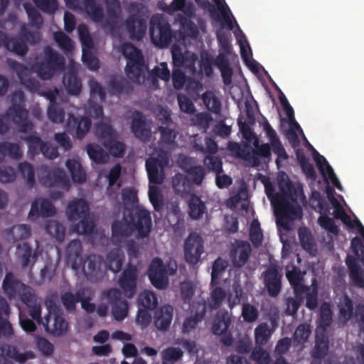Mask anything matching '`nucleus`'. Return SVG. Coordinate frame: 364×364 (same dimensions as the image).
<instances>
[{"label": "nucleus", "instance_id": "nucleus-19", "mask_svg": "<svg viewBox=\"0 0 364 364\" xmlns=\"http://www.w3.org/2000/svg\"><path fill=\"white\" fill-rule=\"evenodd\" d=\"M131 129L134 136L144 142L150 140L151 127L146 124L141 112H136L131 123Z\"/></svg>", "mask_w": 364, "mask_h": 364}, {"label": "nucleus", "instance_id": "nucleus-49", "mask_svg": "<svg viewBox=\"0 0 364 364\" xmlns=\"http://www.w3.org/2000/svg\"><path fill=\"white\" fill-rule=\"evenodd\" d=\"M20 38L26 44V42L30 45L38 44L41 41V35L39 31H30L25 24L20 27V36H16Z\"/></svg>", "mask_w": 364, "mask_h": 364}, {"label": "nucleus", "instance_id": "nucleus-48", "mask_svg": "<svg viewBox=\"0 0 364 364\" xmlns=\"http://www.w3.org/2000/svg\"><path fill=\"white\" fill-rule=\"evenodd\" d=\"M332 310L327 302H323L321 306V312L318 318V327L326 331L332 323Z\"/></svg>", "mask_w": 364, "mask_h": 364}, {"label": "nucleus", "instance_id": "nucleus-21", "mask_svg": "<svg viewBox=\"0 0 364 364\" xmlns=\"http://www.w3.org/2000/svg\"><path fill=\"white\" fill-rule=\"evenodd\" d=\"M89 205L82 198L75 199L69 203L66 209V215L70 221H76L89 215Z\"/></svg>", "mask_w": 364, "mask_h": 364}, {"label": "nucleus", "instance_id": "nucleus-51", "mask_svg": "<svg viewBox=\"0 0 364 364\" xmlns=\"http://www.w3.org/2000/svg\"><path fill=\"white\" fill-rule=\"evenodd\" d=\"M18 171L21 176L26 178V183L30 188L35 186V171L33 166L28 162H21L18 166Z\"/></svg>", "mask_w": 364, "mask_h": 364}, {"label": "nucleus", "instance_id": "nucleus-8", "mask_svg": "<svg viewBox=\"0 0 364 364\" xmlns=\"http://www.w3.org/2000/svg\"><path fill=\"white\" fill-rule=\"evenodd\" d=\"M38 179L41 184L46 187H59L65 190L70 187L69 178L61 168L42 166L38 171Z\"/></svg>", "mask_w": 364, "mask_h": 364}, {"label": "nucleus", "instance_id": "nucleus-55", "mask_svg": "<svg viewBox=\"0 0 364 364\" xmlns=\"http://www.w3.org/2000/svg\"><path fill=\"white\" fill-rule=\"evenodd\" d=\"M203 163L208 171L215 174L223 173V161L220 157L208 154L205 156Z\"/></svg>", "mask_w": 364, "mask_h": 364}, {"label": "nucleus", "instance_id": "nucleus-63", "mask_svg": "<svg viewBox=\"0 0 364 364\" xmlns=\"http://www.w3.org/2000/svg\"><path fill=\"white\" fill-rule=\"evenodd\" d=\"M11 235L14 241L27 239L31 235V227L26 224L14 225L11 228Z\"/></svg>", "mask_w": 364, "mask_h": 364}, {"label": "nucleus", "instance_id": "nucleus-36", "mask_svg": "<svg viewBox=\"0 0 364 364\" xmlns=\"http://www.w3.org/2000/svg\"><path fill=\"white\" fill-rule=\"evenodd\" d=\"M124 220H115L112 224V232L116 237H129L133 233L128 215L124 217Z\"/></svg>", "mask_w": 364, "mask_h": 364}, {"label": "nucleus", "instance_id": "nucleus-9", "mask_svg": "<svg viewBox=\"0 0 364 364\" xmlns=\"http://www.w3.org/2000/svg\"><path fill=\"white\" fill-rule=\"evenodd\" d=\"M203 237L196 232H191L184 241V259L191 265H196L200 261L204 252Z\"/></svg>", "mask_w": 364, "mask_h": 364}, {"label": "nucleus", "instance_id": "nucleus-2", "mask_svg": "<svg viewBox=\"0 0 364 364\" xmlns=\"http://www.w3.org/2000/svg\"><path fill=\"white\" fill-rule=\"evenodd\" d=\"M177 272V264L174 261H168L165 264L159 257L154 258L149 267L147 274L151 284L158 289H166L169 284L168 276Z\"/></svg>", "mask_w": 364, "mask_h": 364}, {"label": "nucleus", "instance_id": "nucleus-16", "mask_svg": "<svg viewBox=\"0 0 364 364\" xmlns=\"http://www.w3.org/2000/svg\"><path fill=\"white\" fill-rule=\"evenodd\" d=\"M55 213L56 209L50 200L40 198L32 203L28 218L31 220H36L40 217L48 218L53 216Z\"/></svg>", "mask_w": 364, "mask_h": 364}, {"label": "nucleus", "instance_id": "nucleus-14", "mask_svg": "<svg viewBox=\"0 0 364 364\" xmlns=\"http://www.w3.org/2000/svg\"><path fill=\"white\" fill-rule=\"evenodd\" d=\"M137 281V269L132 264H128L122 272L118 283L125 296L131 299L136 294Z\"/></svg>", "mask_w": 364, "mask_h": 364}, {"label": "nucleus", "instance_id": "nucleus-20", "mask_svg": "<svg viewBox=\"0 0 364 364\" xmlns=\"http://www.w3.org/2000/svg\"><path fill=\"white\" fill-rule=\"evenodd\" d=\"M16 257L21 267H33L38 259V252L33 250L29 243L23 242L16 247Z\"/></svg>", "mask_w": 364, "mask_h": 364}, {"label": "nucleus", "instance_id": "nucleus-7", "mask_svg": "<svg viewBox=\"0 0 364 364\" xmlns=\"http://www.w3.org/2000/svg\"><path fill=\"white\" fill-rule=\"evenodd\" d=\"M149 33L151 41L160 48L168 46L173 39L170 23L162 16H153L150 20Z\"/></svg>", "mask_w": 364, "mask_h": 364}, {"label": "nucleus", "instance_id": "nucleus-4", "mask_svg": "<svg viewBox=\"0 0 364 364\" xmlns=\"http://www.w3.org/2000/svg\"><path fill=\"white\" fill-rule=\"evenodd\" d=\"M33 68L40 78L50 80L57 72L65 69V59L55 50L46 46L43 60L36 63Z\"/></svg>", "mask_w": 364, "mask_h": 364}, {"label": "nucleus", "instance_id": "nucleus-15", "mask_svg": "<svg viewBox=\"0 0 364 364\" xmlns=\"http://www.w3.org/2000/svg\"><path fill=\"white\" fill-rule=\"evenodd\" d=\"M124 25L132 41L142 40L146 31V23L144 18L137 14H132L127 17Z\"/></svg>", "mask_w": 364, "mask_h": 364}, {"label": "nucleus", "instance_id": "nucleus-60", "mask_svg": "<svg viewBox=\"0 0 364 364\" xmlns=\"http://www.w3.org/2000/svg\"><path fill=\"white\" fill-rule=\"evenodd\" d=\"M226 296L225 291L220 287H215L210 292L209 306L211 309H218Z\"/></svg>", "mask_w": 364, "mask_h": 364}, {"label": "nucleus", "instance_id": "nucleus-26", "mask_svg": "<svg viewBox=\"0 0 364 364\" xmlns=\"http://www.w3.org/2000/svg\"><path fill=\"white\" fill-rule=\"evenodd\" d=\"M22 285H24L12 272H7L2 283V289L6 296L10 299L16 298Z\"/></svg>", "mask_w": 364, "mask_h": 364}, {"label": "nucleus", "instance_id": "nucleus-23", "mask_svg": "<svg viewBox=\"0 0 364 364\" xmlns=\"http://www.w3.org/2000/svg\"><path fill=\"white\" fill-rule=\"evenodd\" d=\"M251 254L250 245L244 241H241L235 250L230 251V255L232 264L236 268H242L248 261Z\"/></svg>", "mask_w": 364, "mask_h": 364}, {"label": "nucleus", "instance_id": "nucleus-12", "mask_svg": "<svg viewBox=\"0 0 364 364\" xmlns=\"http://www.w3.org/2000/svg\"><path fill=\"white\" fill-rule=\"evenodd\" d=\"M106 296L112 306V314L117 321L124 320L129 309L128 302L122 298V292L117 289H110L106 291Z\"/></svg>", "mask_w": 364, "mask_h": 364}, {"label": "nucleus", "instance_id": "nucleus-37", "mask_svg": "<svg viewBox=\"0 0 364 364\" xmlns=\"http://www.w3.org/2000/svg\"><path fill=\"white\" fill-rule=\"evenodd\" d=\"M172 186L175 193L182 198L189 195L191 186L187 178L181 173L176 174L172 180Z\"/></svg>", "mask_w": 364, "mask_h": 364}, {"label": "nucleus", "instance_id": "nucleus-32", "mask_svg": "<svg viewBox=\"0 0 364 364\" xmlns=\"http://www.w3.org/2000/svg\"><path fill=\"white\" fill-rule=\"evenodd\" d=\"M63 82L70 95H77L81 92V80L75 72L69 71L63 77Z\"/></svg>", "mask_w": 364, "mask_h": 364}, {"label": "nucleus", "instance_id": "nucleus-11", "mask_svg": "<svg viewBox=\"0 0 364 364\" xmlns=\"http://www.w3.org/2000/svg\"><path fill=\"white\" fill-rule=\"evenodd\" d=\"M263 284L268 294L272 297H276L282 289V278L279 267L277 265H271L262 273Z\"/></svg>", "mask_w": 364, "mask_h": 364}, {"label": "nucleus", "instance_id": "nucleus-6", "mask_svg": "<svg viewBox=\"0 0 364 364\" xmlns=\"http://www.w3.org/2000/svg\"><path fill=\"white\" fill-rule=\"evenodd\" d=\"M277 203L272 202L277 224L284 230H290L289 223L302 217V210L299 205H294L284 196H277Z\"/></svg>", "mask_w": 364, "mask_h": 364}, {"label": "nucleus", "instance_id": "nucleus-41", "mask_svg": "<svg viewBox=\"0 0 364 364\" xmlns=\"http://www.w3.org/2000/svg\"><path fill=\"white\" fill-rule=\"evenodd\" d=\"M255 342L256 346L262 347L269 341L271 331L267 323L259 324L255 329Z\"/></svg>", "mask_w": 364, "mask_h": 364}, {"label": "nucleus", "instance_id": "nucleus-28", "mask_svg": "<svg viewBox=\"0 0 364 364\" xmlns=\"http://www.w3.org/2000/svg\"><path fill=\"white\" fill-rule=\"evenodd\" d=\"M107 18L104 21V28L114 29L117 24L119 11L118 0H105Z\"/></svg>", "mask_w": 364, "mask_h": 364}, {"label": "nucleus", "instance_id": "nucleus-24", "mask_svg": "<svg viewBox=\"0 0 364 364\" xmlns=\"http://www.w3.org/2000/svg\"><path fill=\"white\" fill-rule=\"evenodd\" d=\"M173 315V308L171 305L161 306L155 312L154 325L161 331L167 330L172 321Z\"/></svg>", "mask_w": 364, "mask_h": 364}, {"label": "nucleus", "instance_id": "nucleus-25", "mask_svg": "<svg viewBox=\"0 0 364 364\" xmlns=\"http://www.w3.org/2000/svg\"><path fill=\"white\" fill-rule=\"evenodd\" d=\"M206 314V305L205 303H198L197 311L194 315L190 316L184 320L182 326L183 333H189L193 330H195L198 323H200L204 318Z\"/></svg>", "mask_w": 364, "mask_h": 364}, {"label": "nucleus", "instance_id": "nucleus-56", "mask_svg": "<svg viewBox=\"0 0 364 364\" xmlns=\"http://www.w3.org/2000/svg\"><path fill=\"white\" fill-rule=\"evenodd\" d=\"M22 139L27 143L29 154L35 156L40 153L41 146L44 143L40 136H36V134H30L25 137H22Z\"/></svg>", "mask_w": 364, "mask_h": 364}, {"label": "nucleus", "instance_id": "nucleus-1", "mask_svg": "<svg viewBox=\"0 0 364 364\" xmlns=\"http://www.w3.org/2000/svg\"><path fill=\"white\" fill-rule=\"evenodd\" d=\"M11 105L7 109L5 115L0 114V134H4L9 130L10 119L16 125L18 132L28 133L33 129V124L28 119V112L24 107L25 95L22 91L13 93Z\"/></svg>", "mask_w": 364, "mask_h": 364}, {"label": "nucleus", "instance_id": "nucleus-46", "mask_svg": "<svg viewBox=\"0 0 364 364\" xmlns=\"http://www.w3.org/2000/svg\"><path fill=\"white\" fill-rule=\"evenodd\" d=\"M95 134L103 146L104 143H107L115 137L112 127L105 123H100L96 125Z\"/></svg>", "mask_w": 364, "mask_h": 364}, {"label": "nucleus", "instance_id": "nucleus-33", "mask_svg": "<svg viewBox=\"0 0 364 364\" xmlns=\"http://www.w3.org/2000/svg\"><path fill=\"white\" fill-rule=\"evenodd\" d=\"M6 156L14 159H20L23 154L19 145L8 141L0 142V163L4 160Z\"/></svg>", "mask_w": 364, "mask_h": 364}, {"label": "nucleus", "instance_id": "nucleus-22", "mask_svg": "<svg viewBox=\"0 0 364 364\" xmlns=\"http://www.w3.org/2000/svg\"><path fill=\"white\" fill-rule=\"evenodd\" d=\"M314 159L318 166V168L322 176L326 177V175L328 176V178L331 180L333 185L338 190L341 191L343 189L341 183H340L338 178L335 174L333 169L330 166L326 159L319 154L318 151L314 150Z\"/></svg>", "mask_w": 364, "mask_h": 364}, {"label": "nucleus", "instance_id": "nucleus-42", "mask_svg": "<svg viewBox=\"0 0 364 364\" xmlns=\"http://www.w3.org/2000/svg\"><path fill=\"white\" fill-rule=\"evenodd\" d=\"M100 258L95 255H90L87 256L82 271L87 278L96 274L97 270L100 267Z\"/></svg>", "mask_w": 364, "mask_h": 364}, {"label": "nucleus", "instance_id": "nucleus-61", "mask_svg": "<svg viewBox=\"0 0 364 364\" xmlns=\"http://www.w3.org/2000/svg\"><path fill=\"white\" fill-rule=\"evenodd\" d=\"M311 333V326L308 323H301L296 328L293 338L294 341L298 343H304L307 341Z\"/></svg>", "mask_w": 364, "mask_h": 364}, {"label": "nucleus", "instance_id": "nucleus-50", "mask_svg": "<svg viewBox=\"0 0 364 364\" xmlns=\"http://www.w3.org/2000/svg\"><path fill=\"white\" fill-rule=\"evenodd\" d=\"M183 355V352L176 347H168L161 353L162 364H174L179 360Z\"/></svg>", "mask_w": 364, "mask_h": 364}, {"label": "nucleus", "instance_id": "nucleus-57", "mask_svg": "<svg viewBox=\"0 0 364 364\" xmlns=\"http://www.w3.org/2000/svg\"><path fill=\"white\" fill-rule=\"evenodd\" d=\"M46 230L48 234L55 237L58 240H63L65 234V229L63 225L58 221H48L46 225Z\"/></svg>", "mask_w": 364, "mask_h": 364}, {"label": "nucleus", "instance_id": "nucleus-40", "mask_svg": "<svg viewBox=\"0 0 364 364\" xmlns=\"http://www.w3.org/2000/svg\"><path fill=\"white\" fill-rule=\"evenodd\" d=\"M159 163L155 158H149L146 161L145 166L150 183L159 184L163 182V178L159 173Z\"/></svg>", "mask_w": 364, "mask_h": 364}, {"label": "nucleus", "instance_id": "nucleus-58", "mask_svg": "<svg viewBox=\"0 0 364 364\" xmlns=\"http://www.w3.org/2000/svg\"><path fill=\"white\" fill-rule=\"evenodd\" d=\"M104 146L114 157H122L126 148L124 144L117 141L115 137L107 143H104Z\"/></svg>", "mask_w": 364, "mask_h": 364}, {"label": "nucleus", "instance_id": "nucleus-47", "mask_svg": "<svg viewBox=\"0 0 364 364\" xmlns=\"http://www.w3.org/2000/svg\"><path fill=\"white\" fill-rule=\"evenodd\" d=\"M299 239L302 248L306 252L311 253L313 251H316V244L311 233L307 228L299 230Z\"/></svg>", "mask_w": 364, "mask_h": 364}, {"label": "nucleus", "instance_id": "nucleus-43", "mask_svg": "<svg viewBox=\"0 0 364 364\" xmlns=\"http://www.w3.org/2000/svg\"><path fill=\"white\" fill-rule=\"evenodd\" d=\"M31 25L37 29H40L43 24V18L37 9L29 2L23 4Z\"/></svg>", "mask_w": 364, "mask_h": 364}, {"label": "nucleus", "instance_id": "nucleus-3", "mask_svg": "<svg viewBox=\"0 0 364 364\" xmlns=\"http://www.w3.org/2000/svg\"><path fill=\"white\" fill-rule=\"evenodd\" d=\"M122 53L127 60V76L134 82H139L144 78V58L141 50L132 43H125L122 46Z\"/></svg>", "mask_w": 364, "mask_h": 364}, {"label": "nucleus", "instance_id": "nucleus-35", "mask_svg": "<svg viewBox=\"0 0 364 364\" xmlns=\"http://www.w3.org/2000/svg\"><path fill=\"white\" fill-rule=\"evenodd\" d=\"M84 6L86 13L92 21L104 23L105 19L103 9L97 4L95 0H84Z\"/></svg>", "mask_w": 364, "mask_h": 364}, {"label": "nucleus", "instance_id": "nucleus-53", "mask_svg": "<svg viewBox=\"0 0 364 364\" xmlns=\"http://www.w3.org/2000/svg\"><path fill=\"white\" fill-rule=\"evenodd\" d=\"M328 350V339L325 336L321 338L317 336L316 343L313 350L312 355L314 358H323Z\"/></svg>", "mask_w": 364, "mask_h": 364}, {"label": "nucleus", "instance_id": "nucleus-39", "mask_svg": "<svg viewBox=\"0 0 364 364\" xmlns=\"http://www.w3.org/2000/svg\"><path fill=\"white\" fill-rule=\"evenodd\" d=\"M66 166L70 173L71 178L75 183H82L86 181V173L80 163L75 159H68L66 161Z\"/></svg>", "mask_w": 364, "mask_h": 364}, {"label": "nucleus", "instance_id": "nucleus-29", "mask_svg": "<svg viewBox=\"0 0 364 364\" xmlns=\"http://www.w3.org/2000/svg\"><path fill=\"white\" fill-rule=\"evenodd\" d=\"M8 65L12 70L16 71L21 82L25 84L27 87L36 88L38 86V82L36 80L31 78L26 79L28 70L23 64L15 60H9Z\"/></svg>", "mask_w": 364, "mask_h": 364}, {"label": "nucleus", "instance_id": "nucleus-31", "mask_svg": "<svg viewBox=\"0 0 364 364\" xmlns=\"http://www.w3.org/2000/svg\"><path fill=\"white\" fill-rule=\"evenodd\" d=\"M286 277L294 289L296 295L299 292H304L309 290V288L302 284L303 278L301 275L300 269L294 266L291 270L286 272Z\"/></svg>", "mask_w": 364, "mask_h": 364}, {"label": "nucleus", "instance_id": "nucleus-45", "mask_svg": "<svg viewBox=\"0 0 364 364\" xmlns=\"http://www.w3.org/2000/svg\"><path fill=\"white\" fill-rule=\"evenodd\" d=\"M202 100L207 109L215 114L221 112V102L211 91H206L202 95Z\"/></svg>", "mask_w": 364, "mask_h": 364}, {"label": "nucleus", "instance_id": "nucleus-34", "mask_svg": "<svg viewBox=\"0 0 364 364\" xmlns=\"http://www.w3.org/2000/svg\"><path fill=\"white\" fill-rule=\"evenodd\" d=\"M231 323L228 311L220 312L216 315L212 325V332L215 335H220L226 332Z\"/></svg>", "mask_w": 364, "mask_h": 364}, {"label": "nucleus", "instance_id": "nucleus-59", "mask_svg": "<svg viewBox=\"0 0 364 364\" xmlns=\"http://www.w3.org/2000/svg\"><path fill=\"white\" fill-rule=\"evenodd\" d=\"M131 89L129 82L124 79L112 78L109 83V92L113 95H120Z\"/></svg>", "mask_w": 364, "mask_h": 364}, {"label": "nucleus", "instance_id": "nucleus-18", "mask_svg": "<svg viewBox=\"0 0 364 364\" xmlns=\"http://www.w3.org/2000/svg\"><path fill=\"white\" fill-rule=\"evenodd\" d=\"M4 46L7 50L18 55L25 56L28 48L20 38L9 37L7 34L0 31V48Z\"/></svg>", "mask_w": 364, "mask_h": 364}, {"label": "nucleus", "instance_id": "nucleus-10", "mask_svg": "<svg viewBox=\"0 0 364 364\" xmlns=\"http://www.w3.org/2000/svg\"><path fill=\"white\" fill-rule=\"evenodd\" d=\"M133 232L136 231L138 238L148 237L152 229V220L150 212L143 208H136L134 212L128 214Z\"/></svg>", "mask_w": 364, "mask_h": 364}, {"label": "nucleus", "instance_id": "nucleus-30", "mask_svg": "<svg viewBox=\"0 0 364 364\" xmlns=\"http://www.w3.org/2000/svg\"><path fill=\"white\" fill-rule=\"evenodd\" d=\"M124 254L119 248H114L107 255L106 267L114 273L119 272L122 269L124 261Z\"/></svg>", "mask_w": 364, "mask_h": 364}, {"label": "nucleus", "instance_id": "nucleus-13", "mask_svg": "<svg viewBox=\"0 0 364 364\" xmlns=\"http://www.w3.org/2000/svg\"><path fill=\"white\" fill-rule=\"evenodd\" d=\"M92 125L91 119L87 117H75L73 114L68 115L66 122V131L71 134H75L79 139H83L89 132Z\"/></svg>", "mask_w": 364, "mask_h": 364}, {"label": "nucleus", "instance_id": "nucleus-54", "mask_svg": "<svg viewBox=\"0 0 364 364\" xmlns=\"http://www.w3.org/2000/svg\"><path fill=\"white\" fill-rule=\"evenodd\" d=\"M139 302L144 309L152 310L156 307L158 299L154 292L145 290L140 294Z\"/></svg>", "mask_w": 364, "mask_h": 364}, {"label": "nucleus", "instance_id": "nucleus-52", "mask_svg": "<svg viewBox=\"0 0 364 364\" xmlns=\"http://www.w3.org/2000/svg\"><path fill=\"white\" fill-rule=\"evenodd\" d=\"M227 268V262L224 259H221L220 257H218L216 259L213 264L212 267V272H211V281H210V285L215 286L219 284L220 282V278L221 274L225 271V269Z\"/></svg>", "mask_w": 364, "mask_h": 364}, {"label": "nucleus", "instance_id": "nucleus-5", "mask_svg": "<svg viewBox=\"0 0 364 364\" xmlns=\"http://www.w3.org/2000/svg\"><path fill=\"white\" fill-rule=\"evenodd\" d=\"M48 314L44 316L43 328L45 331L55 337L67 333L69 323L65 318L58 306L52 300L46 301Z\"/></svg>", "mask_w": 364, "mask_h": 364}, {"label": "nucleus", "instance_id": "nucleus-62", "mask_svg": "<svg viewBox=\"0 0 364 364\" xmlns=\"http://www.w3.org/2000/svg\"><path fill=\"white\" fill-rule=\"evenodd\" d=\"M48 117L53 123L60 124L65 119V111L60 104L48 107Z\"/></svg>", "mask_w": 364, "mask_h": 364}, {"label": "nucleus", "instance_id": "nucleus-44", "mask_svg": "<svg viewBox=\"0 0 364 364\" xmlns=\"http://www.w3.org/2000/svg\"><path fill=\"white\" fill-rule=\"evenodd\" d=\"M95 228L94 221L87 215L81 218L80 221L73 226V231L80 235H91L94 233Z\"/></svg>", "mask_w": 364, "mask_h": 364}, {"label": "nucleus", "instance_id": "nucleus-64", "mask_svg": "<svg viewBox=\"0 0 364 364\" xmlns=\"http://www.w3.org/2000/svg\"><path fill=\"white\" fill-rule=\"evenodd\" d=\"M18 296L20 300L27 306H33L36 303L37 298L33 290L26 284L22 285Z\"/></svg>", "mask_w": 364, "mask_h": 364}, {"label": "nucleus", "instance_id": "nucleus-38", "mask_svg": "<svg viewBox=\"0 0 364 364\" xmlns=\"http://www.w3.org/2000/svg\"><path fill=\"white\" fill-rule=\"evenodd\" d=\"M86 151L90 159L97 164H102L107 161V153L98 144L90 143L86 146Z\"/></svg>", "mask_w": 364, "mask_h": 364}, {"label": "nucleus", "instance_id": "nucleus-27", "mask_svg": "<svg viewBox=\"0 0 364 364\" xmlns=\"http://www.w3.org/2000/svg\"><path fill=\"white\" fill-rule=\"evenodd\" d=\"M188 205L189 208V216L193 220H199L202 218L207 210L205 203L201 200L200 197L195 193L190 195L188 200Z\"/></svg>", "mask_w": 364, "mask_h": 364}, {"label": "nucleus", "instance_id": "nucleus-17", "mask_svg": "<svg viewBox=\"0 0 364 364\" xmlns=\"http://www.w3.org/2000/svg\"><path fill=\"white\" fill-rule=\"evenodd\" d=\"M346 264L348 269V276L351 284L359 289H364V269L358 264L357 259L348 255Z\"/></svg>", "mask_w": 364, "mask_h": 364}]
</instances>
